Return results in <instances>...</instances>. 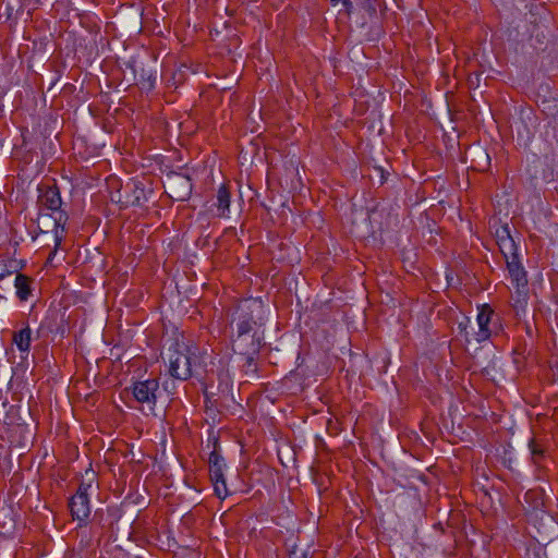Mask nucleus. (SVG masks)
<instances>
[{
    "label": "nucleus",
    "mask_w": 558,
    "mask_h": 558,
    "mask_svg": "<svg viewBox=\"0 0 558 558\" xmlns=\"http://www.w3.org/2000/svg\"><path fill=\"white\" fill-rule=\"evenodd\" d=\"M266 306L258 298L239 301L230 311L229 325L232 330V343L243 350L244 342L260 339L258 330L265 324Z\"/></svg>",
    "instance_id": "f257e3e1"
},
{
    "label": "nucleus",
    "mask_w": 558,
    "mask_h": 558,
    "mask_svg": "<svg viewBox=\"0 0 558 558\" xmlns=\"http://www.w3.org/2000/svg\"><path fill=\"white\" fill-rule=\"evenodd\" d=\"M196 349H192L183 341L172 342L163 359L168 363L169 374L180 380H186L193 374V366H195L198 356L195 353Z\"/></svg>",
    "instance_id": "f03ea898"
},
{
    "label": "nucleus",
    "mask_w": 558,
    "mask_h": 558,
    "mask_svg": "<svg viewBox=\"0 0 558 558\" xmlns=\"http://www.w3.org/2000/svg\"><path fill=\"white\" fill-rule=\"evenodd\" d=\"M38 202L41 207L56 213V216L53 217V230L56 233V241L60 242L61 236L59 234V229H61V232L64 231L68 215L61 210L62 199L58 187L48 186L45 190H40Z\"/></svg>",
    "instance_id": "7ed1b4c3"
},
{
    "label": "nucleus",
    "mask_w": 558,
    "mask_h": 558,
    "mask_svg": "<svg viewBox=\"0 0 558 558\" xmlns=\"http://www.w3.org/2000/svg\"><path fill=\"white\" fill-rule=\"evenodd\" d=\"M262 344V339H250V342H244V349L240 350L236 343H232L234 353L236 354L235 362L238 366L242 367L247 376H254L257 372V364L255 355L258 353Z\"/></svg>",
    "instance_id": "20e7f679"
},
{
    "label": "nucleus",
    "mask_w": 558,
    "mask_h": 558,
    "mask_svg": "<svg viewBox=\"0 0 558 558\" xmlns=\"http://www.w3.org/2000/svg\"><path fill=\"white\" fill-rule=\"evenodd\" d=\"M153 196V190L143 181H132L123 186L121 198L128 206L143 207Z\"/></svg>",
    "instance_id": "39448f33"
},
{
    "label": "nucleus",
    "mask_w": 558,
    "mask_h": 558,
    "mask_svg": "<svg viewBox=\"0 0 558 558\" xmlns=\"http://www.w3.org/2000/svg\"><path fill=\"white\" fill-rule=\"evenodd\" d=\"M163 186L168 195L178 202L186 201L192 193V183L187 175L172 172L167 174Z\"/></svg>",
    "instance_id": "423d86ee"
},
{
    "label": "nucleus",
    "mask_w": 558,
    "mask_h": 558,
    "mask_svg": "<svg viewBox=\"0 0 558 558\" xmlns=\"http://www.w3.org/2000/svg\"><path fill=\"white\" fill-rule=\"evenodd\" d=\"M162 392L159 389V383L156 379H147L137 381L133 386V396L137 402L147 404L149 410H154L158 399Z\"/></svg>",
    "instance_id": "0eeeda50"
},
{
    "label": "nucleus",
    "mask_w": 558,
    "mask_h": 558,
    "mask_svg": "<svg viewBox=\"0 0 558 558\" xmlns=\"http://www.w3.org/2000/svg\"><path fill=\"white\" fill-rule=\"evenodd\" d=\"M493 316V310L488 305H483L476 317L475 330L472 336L475 338V342L480 343L487 340L490 337L489 323Z\"/></svg>",
    "instance_id": "6e6552de"
},
{
    "label": "nucleus",
    "mask_w": 558,
    "mask_h": 558,
    "mask_svg": "<svg viewBox=\"0 0 558 558\" xmlns=\"http://www.w3.org/2000/svg\"><path fill=\"white\" fill-rule=\"evenodd\" d=\"M71 513L74 519L84 521L90 513V506L88 496H85L82 492H76L70 501Z\"/></svg>",
    "instance_id": "1a4fd4ad"
},
{
    "label": "nucleus",
    "mask_w": 558,
    "mask_h": 558,
    "mask_svg": "<svg viewBox=\"0 0 558 558\" xmlns=\"http://www.w3.org/2000/svg\"><path fill=\"white\" fill-rule=\"evenodd\" d=\"M507 268L510 275V279L514 288H526L527 287V278L526 272L524 271L522 265L519 259L508 262Z\"/></svg>",
    "instance_id": "9d476101"
},
{
    "label": "nucleus",
    "mask_w": 558,
    "mask_h": 558,
    "mask_svg": "<svg viewBox=\"0 0 558 558\" xmlns=\"http://www.w3.org/2000/svg\"><path fill=\"white\" fill-rule=\"evenodd\" d=\"M512 306L517 315L520 316L525 313L527 307V287L515 288L514 294L512 295Z\"/></svg>",
    "instance_id": "9b49d317"
},
{
    "label": "nucleus",
    "mask_w": 558,
    "mask_h": 558,
    "mask_svg": "<svg viewBox=\"0 0 558 558\" xmlns=\"http://www.w3.org/2000/svg\"><path fill=\"white\" fill-rule=\"evenodd\" d=\"M230 206V193L226 185H221L217 192L216 207L218 216L226 217Z\"/></svg>",
    "instance_id": "f8f14e48"
},
{
    "label": "nucleus",
    "mask_w": 558,
    "mask_h": 558,
    "mask_svg": "<svg viewBox=\"0 0 558 558\" xmlns=\"http://www.w3.org/2000/svg\"><path fill=\"white\" fill-rule=\"evenodd\" d=\"M14 286L16 288L19 299L21 301H26L31 293L28 278L22 274L15 275Z\"/></svg>",
    "instance_id": "ddd939ff"
},
{
    "label": "nucleus",
    "mask_w": 558,
    "mask_h": 558,
    "mask_svg": "<svg viewBox=\"0 0 558 558\" xmlns=\"http://www.w3.org/2000/svg\"><path fill=\"white\" fill-rule=\"evenodd\" d=\"M458 329L466 343L475 342V338L472 336L473 332H476L475 325L469 317H464L461 322H459Z\"/></svg>",
    "instance_id": "4468645a"
},
{
    "label": "nucleus",
    "mask_w": 558,
    "mask_h": 558,
    "mask_svg": "<svg viewBox=\"0 0 558 558\" xmlns=\"http://www.w3.org/2000/svg\"><path fill=\"white\" fill-rule=\"evenodd\" d=\"M31 335L32 331L28 327L20 330L14 335V342L19 350L21 351H27L29 349L31 344Z\"/></svg>",
    "instance_id": "2eb2a0df"
},
{
    "label": "nucleus",
    "mask_w": 558,
    "mask_h": 558,
    "mask_svg": "<svg viewBox=\"0 0 558 558\" xmlns=\"http://www.w3.org/2000/svg\"><path fill=\"white\" fill-rule=\"evenodd\" d=\"M506 263L518 259V248L513 239L498 245Z\"/></svg>",
    "instance_id": "dca6fc26"
},
{
    "label": "nucleus",
    "mask_w": 558,
    "mask_h": 558,
    "mask_svg": "<svg viewBox=\"0 0 558 558\" xmlns=\"http://www.w3.org/2000/svg\"><path fill=\"white\" fill-rule=\"evenodd\" d=\"M495 236L498 245L512 239L509 227L507 225L498 227L495 231Z\"/></svg>",
    "instance_id": "f3484780"
},
{
    "label": "nucleus",
    "mask_w": 558,
    "mask_h": 558,
    "mask_svg": "<svg viewBox=\"0 0 558 558\" xmlns=\"http://www.w3.org/2000/svg\"><path fill=\"white\" fill-rule=\"evenodd\" d=\"M477 158H478V162L476 166L472 165L473 168L482 171V170H485L487 167H489L490 158H489V155L485 150L480 149L477 151Z\"/></svg>",
    "instance_id": "a211bd4d"
},
{
    "label": "nucleus",
    "mask_w": 558,
    "mask_h": 558,
    "mask_svg": "<svg viewBox=\"0 0 558 558\" xmlns=\"http://www.w3.org/2000/svg\"><path fill=\"white\" fill-rule=\"evenodd\" d=\"M213 485H214V490H215V494L217 495V497L220 499L226 498V496L228 494L226 481L225 482H215V483H213Z\"/></svg>",
    "instance_id": "6ab92c4d"
},
{
    "label": "nucleus",
    "mask_w": 558,
    "mask_h": 558,
    "mask_svg": "<svg viewBox=\"0 0 558 558\" xmlns=\"http://www.w3.org/2000/svg\"><path fill=\"white\" fill-rule=\"evenodd\" d=\"M210 480L213 483L215 482H225L222 468L213 466V469H209Z\"/></svg>",
    "instance_id": "aec40b11"
},
{
    "label": "nucleus",
    "mask_w": 558,
    "mask_h": 558,
    "mask_svg": "<svg viewBox=\"0 0 558 558\" xmlns=\"http://www.w3.org/2000/svg\"><path fill=\"white\" fill-rule=\"evenodd\" d=\"M213 466H223L221 457L215 451H213L209 456V469H213Z\"/></svg>",
    "instance_id": "412c9836"
},
{
    "label": "nucleus",
    "mask_w": 558,
    "mask_h": 558,
    "mask_svg": "<svg viewBox=\"0 0 558 558\" xmlns=\"http://www.w3.org/2000/svg\"><path fill=\"white\" fill-rule=\"evenodd\" d=\"M355 1L359 4H361L363 9H365L366 11H368L371 13H374L376 11V9L372 5L369 0H355Z\"/></svg>",
    "instance_id": "4be33fe9"
},
{
    "label": "nucleus",
    "mask_w": 558,
    "mask_h": 558,
    "mask_svg": "<svg viewBox=\"0 0 558 558\" xmlns=\"http://www.w3.org/2000/svg\"><path fill=\"white\" fill-rule=\"evenodd\" d=\"M218 390H220L221 392H228L229 391V380H228V377L226 376V378L221 379L219 386H218Z\"/></svg>",
    "instance_id": "5701e85b"
},
{
    "label": "nucleus",
    "mask_w": 558,
    "mask_h": 558,
    "mask_svg": "<svg viewBox=\"0 0 558 558\" xmlns=\"http://www.w3.org/2000/svg\"><path fill=\"white\" fill-rule=\"evenodd\" d=\"M11 275H12V272L5 268V265L0 263V280L3 279L5 276H11Z\"/></svg>",
    "instance_id": "b1692460"
},
{
    "label": "nucleus",
    "mask_w": 558,
    "mask_h": 558,
    "mask_svg": "<svg viewBox=\"0 0 558 558\" xmlns=\"http://www.w3.org/2000/svg\"><path fill=\"white\" fill-rule=\"evenodd\" d=\"M90 487H92V485H90V484H84V483H83V484H81V485H80V487H78L77 492H82V493H84V495H85V496H88V493H87V492H88V489H89Z\"/></svg>",
    "instance_id": "393cba45"
},
{
    "label": "nucleus",
    "mask_w": 558,
    "mask_h": 558,
    "mask_svg": "<svg viewBox=\"0 0 558 558\" xmlns=\"http://www.w3.org/2000/svg\"><path fill=\"white\" fill-rule=\"evenodd\" d=\"M343 7L345 8V11L348 14L351 13V9H352V2L351 0H341Z\"/></svg>",
    "instance_id": "a878e982"
},
{
    "label": "nucleus",
    "mask_w": 558,
    "mask_h": 558,
    "mask_svg": "<svg viewBox=\"0 0 558 558\" xmlns=\"http://www.w3.org/2000/svg\"><path fill=\"white\" fill-rule=\"evenodd\" d=\"M531 450H532V454L533 456H536V454H541L542 453V450H539L536 445L534 444H531Z\"/></svg>",
    "instance_id": "bb28decb"
},
{
    "label": "nucleus",
    "mask_w": 558,
    "mask_h": 558,
    "mask_svg": "<svg viewBox=\"0 0 558 558\" xmlns=\"http://www.w3.org/2000/svg\"><path fill=\"white\" fill-rule=\"evenodd\" d=\"M213 389H214L213 384L208 385V386L206 387V389H205L206 395H215V392L213 391Z\"/></svg>",
    "instance_id": "cd10ccee"
}]
</instances>
